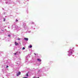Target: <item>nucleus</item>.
<instances>
[{"mask_svg": "<svg viewBox=\"0 0 78 78\" xmlns=\"http://www.w3.org/2000/svg\"><path fill=\"white\" fill-rule=\"evenodd\" d=\"M20 74H21V73H20V72H18V73H17V74H16V76H19V75H20Z\"/></svg>", "mask_w": 78, "mask_h": 78, "instance_id": "1", "label": "nucleus"}, {"mask_svg": "<svg viewBox=\"0 0 78 78\" xmlns=\"http://www.w3.org/2000/svg\"><path fill=\"white\" fill-rule=\"evenodd\" d=\"M15 44L16 45H19V43L16 42V41H15Z\"/></svg>", "mask_w": 78, "mask_h": 78, "instance_id": "2", "label": "nucleus"}, {"mask_svg": "<svg viewBox=\"0 0 78 78\" xmlns=\"http://www.w3.org/2000/svg\"><path fill=\"white\" fill-rule=\"evenodd\" d=\"M69 55H71V54H72V51H69Z\"/></svg>", "mask_w": 78, "mask_h": 78, "instance_id": "3", "label": "nucleus"}, {"mask_svg": "<svg viewBox=\"0 0 78 78\" xmlns=\"http://www.w3.org/2000/svg\"><path fill=\"white\" fill-rule=\"evenodd\" d=\"M37 60L38 61H39V62H41V59H39V58H38L37 59Z\"/></svg>", "mask_w": 78, "mask_h": 78, "instance_id": "4", "label": "nucleus"}, {"mask_svg": "<svg viewBox=\"0 0 78 78\" xmlns=\"http://www.w3.org/2000/svg\"><path fill=\"white\" fill-rule=\"evenodd\" d=\"M24 39L26 41H28V39L27 38H24Z\"/></svg>", "mask_w": 78, "mask_h": 78, "instance_id": "5", "label": "nucleus"}, {"mask_svg": "<svg viewBox=\"0 0 78 78\" xmlns=\"http://www.w3.org/2000/svg\"><path fill=\"white\" fill-rule=\"evenodd\" d=\"M29 48H32V45H30V46H29L28 47Z\"/></svg>", "mask_w": 78, "mask_h": 78, "instance_id": "6", "label": "nucleus"}, {"mask_svg": "<svg viewBox=\"0 0 78 78\" xmlns=\"http://www.w3.org/2000/svg\"><path fill=\"white\" fill-rule=\"evenodd\" d=\"M25 47H23V50H25Z\"/></svg>", "mask_w": 78, "mask_h": 78, "instance_id": "7", "label": "nucleus"}, {"mask_svg": "<svg viewBox=\"0 0 78 78\" xmlns=\"http://www.w3.org/2000/svg\"><path fill=\"white\" fill-rule=\"evenodd\" d=\"M26 76H28V73L26 74Z\"/></svg>", "mask_w": 78, "mask_h": 78, "instance_id": "8", "label": "nucleus"}, {"mask_svg": "<svg viewBox=\"0 0 78 78\" xmlns=\"http://www.w3.org/2000/svg\"><path fill=\"white\" fill-rule=\"evenodd\" d=\"M3 21L4 22H5V18L4 19Z\"/></svg>", "mask_w": 78, "mask_h": 78, "instance_id": "9", "label": "nucleus"}, {"mask_svg": "<svg viewBox=\"0 0 78 78\" xmlns=\"http://www.w3.org/2000/svg\"><path fill=\"white\" fill-rule=\"evenodd\" d=\"M8 36L9 37H10V36H11V35H9Z\"/></svg>", "mask_w": 78, "mask_h": 78, "instance_id": "10", "label": "nucleus"}, {"mask_svg": "<svg viewBox=\"0 0 78 78\" xmlns=\"http://www.w3.org/2000/svg\"><path fill=\"white\" fill-rule=\"evenodd\" d=\"M16 54H17L16 53H14V55H16Z\"/></svg>", "mask_w": 78, "mask_h": 78, "instance_id": "11", "label": "nucleus"}, {"mask_svg": "<svg viewBox=\"0 0 78 78\" xmlns=\"http://www.w3.org/2000/svg\"><path fill=\"white\" fill-rule=\"evenodd\" d=\"M16 22H18V20H16Z\"/></svg>", "mask_w": 78, "mask_h": 78, "instance_id": "12", "label": "nucleus"}, {"mask_svg": "<svg viewBox=\"0 0 78 78\" xmlns=\"http://www.w3.org/2000/svg\"><path fill=\"white\" fill-rule=\"evenodd\" d=\"M8 66H6V68H8Z\"/></svg>", "mask_w": 78, "mask_h": 78, "instance_id": "13", "label": "nucleus"}, {"mask_svg": "<svg viewBox=\"0 0 78 78\" xmlns=\"http://www.w3.org/2000/svg\"><path fill=\"white\" fill-rule=\"evenodd\" d=\"M18 40H20V38H18Z\"/></svg>", "mask_w": 78, "mask_h": 78, "instance_id": "14", "label": "nucleus"}, {"mask_svg": "<svg viewBox=\"0 0 78 78\" xmlns=\"http://www.w3.org/2000/svg\"><path fill=\"white\" fill-rule=\"evenodd\" d=\"M34 55H35V56L36 55V54L35 53H34Z\"/></svg>", "mask_w": 78, "mask_h": 78, "instance_id": "15", "label": "nucleus"}, {"mask_svg": "<svg viewBox=\"0 0 78 78\" xmlns=\"http://www.w3.org/2000/svg\"><path fill=\"white\" fill-rule=\"evenodd\" d=\"M35 78V77H34V78Z\"/></svg>", "mask_w": 78, "mask_h": 78, "instance_id": "16", "label": "nucleus"}, {"mask_svg": "<svg viewBox=\"0 0 78 78\" xmlns=\"http://www.w3.org/2000/svg\"><path fill=\"white\" fill-rule=\"evenodd\" d=\"M19 53H20V52H19Z\"/></svg>", "mask_w": 78, "mask_h": 78, "instance_id": "17", "label": "nucleus"}]
</instances>
